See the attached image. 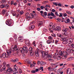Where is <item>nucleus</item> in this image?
<instances>
[{
    "mask_svg": "<svg viewBox=\"0 0 74 74\" xmlns=\"http://www.w3.org/2000/svg\"><path fill=\"white\" fill-rule=\"evenodd\" d=\"M11 50L12 51H16L18 53L19 52L21 51V52H24L25 53H27L29 50L27 49V47L25 46L23 47V48L22 47L20 48V49H18L17 46L16 45H14V47L11 48Z\"/></svg>",
    "mask_w": 74,
    "mask_h": 74,
    "instance_id": "1",
    "label": "nucleus"
},
{
    "mask_svg": "<svg viewBox=\"0 0 74 74\" xmlns=\"http://www.w3.org/2000/svg\"><path fill=\"white\" fill-rule=\"evenodd\" d=\"M52 30L54 31L60 32L61 30V28L59 26L56 27L54 25L52 26Z\"/></svg>",
    "mask_w": 74,
    "mask_h": 74,
    "instance_id": "2",
    "label": "nucleus"
},
{
    "mask_svg": "<svg viewBox=\"0 0 74 74\" xmlns=\"http://www.w3.org/2000/svg\"><path fill=\"white\" fill-rule=\"evenodd\" d=\"M12 19H8V20H7L6 21V24L8 25H11L12 23Z\"/></svg>",
    "mask_w": 74,
    "mask_h": 74,
    "instance_id": "3",
    "label": "nucleus"
},
{
    "mask_svg": "<svg viewBox=\"0 0 74 74\" xmlns=\"http://www.w3.org/2000/svg\"><path fill=\"white\" fill-rule=\"evenodd\" d=\"M39 51H40V49H37L36 50L35 52V55L36 57H38V56H39V54H38Z\"/></svg>",
    "mask_w": 74,
    "mask_h": 74,
    "instance_id": "4",
    "label": "nucleus"
},
{
    "mask_svg": "<svg viewBox=\"0 0 74 74\" xmlns=\"http://www.w3.org/2000/svg\"><path fill=\"white\" fill-rule=\"evenodd\" d=\"M25 43L27 46H30V43L29 40H26L25 41Z\"/></svg>",
    "mask_w": 74,
    "mask_h": 74,
    "instance_id": "5",
    "label": "nucleus"
},
{
    "mask_svg": "<svg viewBox=\"0 0 74 74\" xmlns=\"http://www.w3.org/2000/svg\"><path fill=\"white\" fill-rule=\"evenodd\" d=\"M39 51H40V52L41 53L42 56H44L46 54V53H47V52H45V51H42L40 50V49H39Z\"/></svg>",
    "mask_w": 74,
    "mask_h": 74,
    "instance_id": "6",
    "label": "nucleus"
},
{
    "mask_svg": "<svg viewBox=\"0 0 74 74\" xmlns=\"http://www.w3.org/2000/svg\"><path fill=\"white\" fill-rule=\"evenodd\" d=\"M7 54H6V53H4L2 54L1 57L3 58H6L7 57Z\"/></svg>",
    "mask_w": 74,
    "mask_h": 74,
    "instance_id": "7",
    "label": "nucleus"
},
{
    "mask_svg": "<svg viewBox=\"0 0 74 74\" xmlns=\"http://www.w3.org/2000/svg\"><path fill=\"white\" fill-rule=\"evenodd\" d=\"M6 52L8 55H11V49L8 50L6 51Z\"/></svg>",
    "mask_w": 74,
    "mask_h": 74,
    "instance_id": "8",
    "label": "nucleus"
},
{
    "mask_svg": "<svg viewBox=\"0 0 74 74\" xmlns=\"http://www.w3.org/2000/svg\"><path fill=\"white\" fill-rule=\"evenodd\" d=\"M48 56H49L48 52H47L46 53L45 55L44 56H43V58H46H46H48Z\"/></svg>",
    "mask_w": 74,
    "mask_h": 74,
    "instance_id": "9",
    "label": "nucleus"
},
{
    "mask_svg": "<svg viewBox=\"0 0 74 74\" xmlns=\"http://www.w3.org/2000/svg\"><path fill=\"white\" fill-rule=\"evenodd\" d=\"M66 51L68 52H69V53H71V51H72V49H70V47H68L66 49Z\"/></svg>",
    "mask_w": 74,
    "mask_h": 74,
    "instance_id": "10",
    "label": "nucleus"
},
{
    "mask_svg": "<svg viewBox=\"0 0 74 74\" xmlns=\"http://www.w3.org/2000/svg\"><path fill=\"white\" fill-rule=\"evenodd\" d=\"M34 17V15H33V14L32 13L30 14H29V19H30V18L32 19V18H33Z\"/></svg>",
    "mask_w": 74,
    "mask_h": 74,
    "instance_id": "11",
    "label": "nucleus"
},
{
    "mask_svg": "<svg viewBox=\"0 0 74 74\" xmlns=\"http://www.w3.org/2000/svg\"><path fill=\"white\" fill-rule=\"evenodd\" d=\"M71 69L69 68L67 70L66 73L67 74H70L71 73Z\"/></svg>",
    "mask_w": 74,
    "mask_h": 74,
    "instance_id": "12",
    "label": "nucleus"
},
{
    "mask_svg": "<svg viewBox=\"0 0 74 74\" xmlns=\"http://www.w3.org/2000/svg\"><path fill=\"white\" fill-rule=\"evenodd\" d=\"M64 51H60L59 52V55L60 56H63Z\"/></svg>",
    "mask_w": 74,
    "mask_h": 74,
    "instance_id": "13",
    "label": "nucleus"
},
{
    "mask_svg": "<svg viewBox=\"0 0 74 74\" xmlns=\"http://www.w3.org/2000/svg\"><path fill=\"white\" fill-rule=\"evenodd\" d=\"M68 30L69 29L67 28H66L63 29L62 30V31L64 32H68Z\"/></svg>",
    "mask_w": 74,
    "mask_h": 74,
    "instance_id": "14",
    "label": "nucleus"
},
{
    "mask_svg": "<svg viewBox=\"0 0 74 74\" xmlns=\"http://www.w3.org/2000/svg\"><path fill=\"white\" fill-rule=\"evenodd\" d=\"M29 13L28 12L27 13L25 14L26 18V19H29Z\"/></svg>",
    "mask_w": 74,
    "mask_h": 74,
    "instance_id": "15",
    "label": "nucleus"
},
{
    "mask_svg": "<svg viewBox=\"0 0 74 74\" xmlns=\"http://www.w3.org/2000/svg\"><path fill=\"white\" fill-rule=\"evenodd\" d=\"M18 41L22 42L23 41V38L22 37H19L18 39Z\"/></svg>",
    "mask_w": 74,
    "mask_h": 74,
    "instance_id": "16",
    "label": "nucleus"
},
{
    "mask_svg": "<svg viewBox=\"0 0 74 74\" xmlns=\"http://www.w3.org/2000/svg\"><path fill=\"white\" fill-rule=\"evenodd\" d=\"M34 27H35L34 25H32L29 27V29H30V30H33V29H34Z\"/></svg>",
    "mask_w": 74,
    "mask_h": 74,
    "instance_id": "17",
    "label": "nucleus"
},
{
    "mask_svg": "<svg viewBox=\"0 0 74 74\" xmlns=\"http://www.w3.org/2000/svg\"><path fill=\"white\" fill-rule=\"evenodd\" d=\"M58 53H55V55L54 56V57L55 58H56L58 57Z\"/></svg>",
    "mask_w": 74,
    "mask_h": 74,
    "instance_id": "18",
    "label": "nucleus"
},
{
    "mask_svg": "<svg viewBox=\"0 0 74 74\" xmlns=\"http://www.w3.org/2000/svg\"><path fill=\"white\" fill-rule=\"evenodd\" d=\"M7 12V10L5 9H3L2 11V14L3 15H4L5 13Z\"/></svg>",
    "mask_w": 74,
    "mask_h": 74,
    "instance_id": "19",
    "label": "nucleus"
},
{
    "mask_svg": "<svg viewBox=\"0 0 74 74\" xmlns=\"http://www.w3.org/2000/svg\"><path fill=\"white\" fill-rule=\"evenodd\" d=\"M45 64H46V63L45 62L42 61H40V65L41 66H44Z\"/></svg>",
    "mask_w": 74,
    "mask_h": 74,
    "instance_id": "20",
    "label": "nucleus"
},
{
    "mask_svg": "<svg viewBox=\"0 0 74 74\" xmlns=\"http://www.w3.org/2000/svg\"><path fill=\"white\" fill-rule=\"evenodd\" d=\"M73 58H74V57H71L70 58H69L67 60V61H70V60H73Z\"/></svg>",
    "mask_w": 74,
    "mask_h": 74,
    "instance_id": "21",
    "label": "nucleus"
},
{
    "mask_svg": "<svg viewBox=\"0 0 74 74\" xmlns=\"http://www.w3.org/2000/svg\"><path fill=\"white\" fill-rule=\"evenodd\" d=\"M1 8H3L5 7V4H2V5H0Z\"/></svg>",
    "mask_w": 74,
    "mask_h": 74,
    "instance_id": "22",
    "label": "nucleus"
},
{
    "mask_svg": "<svg viewBox=\"0 0 74 74\" xmlns=\"http://www.w3.org/2000/svg\"><path fill=\"white\" fill-rule=\"evenodd\" d=\"M33 51V48L32 47H30L29 49V52Z\"/></svg>",
    "mask_w": 74,
    "mask_h": 74,
    "instance_id": "23",
    "label": "nucleus"
},
{
    "mask_svg": "<svg viewBox=\"0 0 74 74\" xmlns=\"http://www.w3.org/2000/svg\"><path fill=\"white\" fill-rule=\"evenodd\" d=\"M67 58V55H65L64 56H63L62 57V59H66Z\"/></svg>",
    "mask_w": 74,
    "mask_h": 74,
    "instance_id": "24",
    "label": "nucleus"
},
{
    "mask_svg": "<svg viewBox=\"0 0 74 74\" xmlns=\"http://www.w3.org/2000/svg\"><path fill=\"white\" fill-rule=\"evenodd\" d=\"M13 73L14 74H18V72L17 70H16L13 72Z\"/></svg>",
    "mask_w": 74,
    "mask_h": 74,
    "instance_id": "25",
    "label": "nucleus"
},
{
    "mask_svg": "<svg viewBox=\"0 0 74 74\" xmlns=\"http://www.w3.org/2000/svg\"><path fill=\"white\" fill-rule=\"evenodd\" d=\"M43 24V22H42V21H40V23L39 24L38 26H41Z\"/></svg>",
    "mask_w": 74,
    "mask_h": 74,
    "instance_id": "26",
    "label": "nucleus"
},
{
    "mask_svg": "<svg viewBox=\"0 0 74 74\" xmlns=\"http://www.w3.org/2000/svg\"><path fill=\"white\" fill-rule=\"evenodd\" d=\"M30 53V55L31 56H33V55H34V52L32 51H30L29 52Z\"/></svg>",
    "mask_w": 74,
    "mask_h": 74,
    "instance_id": "27",
    "label": "nucleus"
},
{
    "mask_svg": "<svg viewBox=\"0 0 74 74\" xmlns=\"http://www.w3.org/2000/svg\"><path fill=\"white\" fill-rule=\"evenodd\" d=\"M51 36L54 37H56V35L54 33H53L51 34Z\"/></svg>",
    "mask_w": 74,
    "mask_h": 74,
    "instance_id": "28",
    "label": "nucleus"
},
{
    "mask_svg": "<svg viewBox=\"0 0 74 74\" xmlns=\"http://www.w3.org/2000/svg\"><path fill=\"white\" fill-rule=\"evenodd\" d=\"M62 43L63 44H67V42L66 40H64L62 42Z\"/></svg>",
    "mask_w": 74,
    "mask_h": 74,
    "instance_id": "29",
    "label": "nucleus"
},
{
    "mask_svg": "<svg viewBox=\"0 0 74 74\" xmlns=\"http://www.w3.org/2000/svg\"><path fill=\"white\" fill-rule=\"evenodd\" d=\"M5 8H6V9H7V8L9 7V5H8V4L6 5H5Z\"/></svg>",
    "mask_w": 74,
    "mask_h": 74,
    "instance_id": "30",
    "label": "nucleus"
},
{
    "mask_svg": "<svg viewBox=\"0 0 74 74\" xmlns=\"http://www.w3.org/2000/svg\"><path fill=\"white\" fill-rule=\"evenodd\" d=\"M47 44H51V41L50 40H48L47 41Z\"/></svg>",
    "mask_w": 74,
    "mask_h": 74,
    "instance_id": "31",
    "label": "nucleus"
},
{
    "mask_svg": "<svg viewBox=\"0 0 74 74\" xmlns=\"http://www.w3.org/2000/svg\"><path fill=\"white\" fill-rule=\"evenodd\" d=\"M66 12L68 14H69V15H71V12H69V11H66Z\"/></svg>",
    "mask_w": 74,
    "mask_h": 74,
    "instance_id": "32",
    "label": "nucleus"
},
{
    "mask_svg": "<svg viewBox=\"0 0 74 74\" xmlns=\"http://www.w3.org/2000/svg\"><path fill=\"white\" fill-rule=\"evenodd\" d=\"M11 67H9L8 68V69L6 71H8L10 72V71H11Z\"/></svg>",
    "mask_w": 74,
    "mask_h": 74,
    "instance_id": "33",
    "label": "nucleus"
},
{
    "mask_svg": "<svg viewBox=\"0 0 74 74\" xmlns=\"http://www.w3.org/2000/svg\"><path fill=\"white\" fill-rule=\"evenodd\" d=\"M60 56H58V57L57 58V59H58V60H60V59H61V58H62V57H61Z\"/></svg>",
    "mask_w": 74,
    "mask_h": 74,
    "instance_id": "34",
    "label": "nucleus"
},
{
    "mask_svg": "<svg viewBox=\"0 0 74 74\" xmlns=\"http://www.w3.org/2000/svg\"><path fill=\"white\" fill-rule=\"evenodd\" d=\"M12 61L13 62H18V59H17L14 60H12Z\"/></svg>",
    "mask_w": 74,
    "mask_h": 74,
    "instance_id": "35",
    "label": "nucleus"
},
{
    "mask_svg": "<svg viewBox=\"0 0 74 74\" xmlns=\"http://www.w3.org/2000/svg\"><path fill=\"white\" fill-rule=\"evenodd\" d=\"M53 4H54V5H56V6H58V4L57 3L53 2Z\"/></svg>",
    "mask_w": 74,
    "mask_h": 74,
    "instance_id": "36",
    "label": "nucleus"
},
{
    "mask_svg": "<svg viewBox=\"0 0 74 74\" xmlns=\"http://www.w3.org/2000/svg\"><path fill=\"white\" fill-rule=\"evenodd\" d=\"M51 16H54L55 17V14H54L53 12H51Z\"/></svg>",
    "mask_w": 74,
    "mask_h": 74,
    "instance_id": "37",
    "label": "nucleus"
},
{
    "mask_svg": "<svg viewBox=\"0 0 74 74\" xmlns=\"http://www.w3.org/2000/svg\"><path fill=\"white\" fill-rule=\"evenodd\" d=\"M30 67L32 68L33 67H34L35 65L33 64H31L30 65Z\"/></svg>",
    "mask_w": 74,
    "mask_h": 74,
    "instance_id": "38",
    "label": "nucleus"
},
{
    "mask_svg": "<svg viewBox=\"0 0 74 74\" xmlns=\"http://www.w3.org/2000/svg\"><path fill=\"white\" fill-rule=\"evenodd\" d=\"M59 42V40H55V44H58V42Z\"/></svg>",
    "mask_w": 74,
    "mask_h": 74,
    "instance_id": "39",
    "label": "nucleus"
},
{
    "mask_svg": "<svg viewBox=\"0 0 74 74\" xmlns=\"http://www.w3.org/2000/svg\"><path fill=\"white\" fill-rule=\"evenodd\" d=\"M62 15H63L64 16H65L66 17L67 16V14L66 13H64V14H62Z\"/></svg>",
    "mask_w": 74,
    "mask_h": 74,
    "instance_id": "40",
    "label": "nucleus"
},
{
    "mask_svg": "<svg viewBox=\"0 0 74 74\" xmlns=\"http://www.w3.org/2000/svg\"><path fill=\"white\" fill-rule=\"evenodd\" d=\"M1 1L2 3H4L6 1H7V0H2Z\"/></svg>",
    "mask_w": 74,
    "mask_h": 74,
    "instance_id": "41",
    "label": "nucleus"
},
{
    "mask_svg": "<svg viewBox=\"0 0 74 74\" xmlns=\"http://www.w3.org/2000/svg\"><path fill=\"white\" fill-rule=\"evenodd\" d=\"M18 71H19V73L20 74H21V73H22V70L21 69H19Z\"/></svg>",
    "mask_w": 74,
    "mask_h": 74,
    "instance_id": "42",
    "label": "nucleus"
},
{
    "mask_svg": "<svg viewBox=\"0 0 74 74\" xmlns=\"http://www.w3.org/2000/svg\"><path fill=\"white\" fill-rule=\"evenodd\" d=\"M5 16H6V17L8 16V12L6 13Z\"/></svg>",
    "mask_w": 74,
    "mask_h": 74,
    "instance_id": "43",
    "label": "nucleus"
},
{
    "mask_svg": "<svg viewBox=\"0 0 74 74\" xmlns=\"http://www.w3.org/2000/svg\"><path fill=\"white\" fill-rule=\"evenodd\" d=\"M68 33H67V32H64L63 34V35L65 36H67V35H68Z\"/></svg>",
    "mask_w": 74,
    "mask_h": 74,
    "instance_id": "44",
    "label": "nucleus"
},
{
    "mask_svg": "<svg viewBox=\"0 0 74 74\" xmlns=\"http://www.w3.org/2000/svg\"><path fill=\"white\" fill-rule=\"evenodd\" d=\"M66 40V39L65 38H62L61 39V41H64Z\"/></svg>",
    "mask_w": 74,
    "mask_h": 74,
    "instance_id": "45",
    "label": "nucleus"
},
{
    "mask_svg": "<svg viewBox=\"0 0 74 74\" xmlns=\"http://www.w3.org/2000/svg\"><path fill=\"white\" fill-rule=\"evenodd\" d=\"M63 14H62V13H60V15L59 16V17H62V15H63Z\"/></svg>",
    "mask_w": 74,
    "mask_h": 74,
    "instance_id": "46",
    "label": "nucleus"
},
{
    "mask_svg": "<svg viewBox=\"0 0 74 74\" xmlns=\"http://www.w3.org/2000/svg\"><path fill=\"white\" fill-rule=\"evenodd\" d=\"M14 1H12L11 2V5H12V4H14Z\"/></svg>",
    "mask_w": 74,
    "mask_h": 74,
    "instance_id": "47",
    "label": "nucleus"
},
{
    "mask_svg": "<svg viewBox=\"0 0 74 74\" xmlns=\"http://www.w3.org/2000/svg\"><path fill=\"white\" fill-rule=\"evenodd\" d=\"M40 70H42V71L43 70H44V69H43V67H40L39 69Z\"/></svg>",
    "mask_w": 74,
    "mask_h": 74,
    "instance_id": "48",
    "label": "nucleus"
},
{
    "mask_svg": "<svg viewBox=\"0 0 74 74\" xmlns=\"http://www.w3.org/2000/svg\"><path fill=\"white\" fill-rule=\"evenodd\" d=\"M20 15H22L23 13V11H21L20 12Z\"/></svg>",
    "mask_w": 74,
    "mask_h": 74,
    "instance_id": "49",
    "label": "nucleus"
},
{
    "mask_svg": "<svg viewBox=\"0 0 74 74\" xmlns=\"http://www.w3.org/2000/svg\"><path fill=\"white\" fill-rule=\"evenodd\" d=\"M55 14L57 16H59V14H58V12H56L55 13Z\"/></svg>",
    "mask_w": 74,
    "mask_h": 74,
    "instance_id": "50",
    "label": "nucleus"
},
{
    "mask_svg": "<svg viewBox=\"0 0 74 74\" xmlns=\"http://www.w3.org/2000/svg\"><path fill=\"white\" fill-rule=\"evenodd\" d=\"M12 15L13 16H15L16 15V13L15 12H13L12 13Z\"/></svg>",
    "mask_w": 74,
    "mask_h": 74,
    "instance_id": "51",
    "label": "nucleus"
},
{
    "mask_svg": "<svg viewBox=\"0 0 74 74\" xmlns=\"http://www.w3.org/2000/svg\"><path fill=\"white\" fill-rule=\"evenodd\" d=\"M53 38L52 37V36H49L48 37V39L49 40H52Z\"/></svg>",
    "mask_w": 74,
    "mask_h": 74,
    "instance_id": "52",
    "label": "nucleus"
},
{
    "mask_svg": "<svg viewBox=\"0 0 74 74\" xmlns=\"http://www.w3.org/2000/svg\"><path fill=\"white\" fill-rule=\"evenodd\" d=\"M38 47L40 48H41L42 47V44H40L38 46Z\"/></svg>",
    "mask_w": 74,
    "mask_h": 74,
    "instance_id": "53",
    "label": "nucleus"
},
{
    "mask_svg": "<svg viewBox=\"0 0 74 74\" xmlns=\"http://www.w3.org/2000/svg\"><path fill=\"white\" fill-rule=\"evenodd\" d=\"M31 73H36V71L33 70V71H31Z\"/></svg>",
    "mask_w": 74,
    "mask_h": 74,
    "instance_id": "54",
    "label": "nucleus"
},
{
    "mask_svg": "<svg viewBox=\"0 0 74 74\" xmlns=\"http://www.w3.org/2000/svg\"><path fill=\"white\" fill-rule=\"evenodd\" d=\"M56 66H59V62H58L55 64Z\"/></svg>",
    "mask_w": 74,
    "mask_h": 74,
    "instance_id": "55",
    "label": "nucleus"
},
{
    "mask_svg": "<svg viewBox=\"0 0 74 74\" xmlns=\"http://www.w3.org/2000/svg\"><path fill=\"white\" fill-rule=\"evenodd\" d=\"M54 42H55V41L53 39H52L51 40V42H52V43H54Z\"/></svg>",
    "mask_w": 74,
    "mask_h": 74,
    "instance_id": "56",
    "label": "nucleus"
},
{
    "mask_svg": "<svg viewBox=\"0 0 74 74\" xmlns=\"http://www.w3.org/2000/svg\"><path fill=\"white\" fill-rule=\"evenodd\" d=\"M57 72L58 73H60V72H61V71L60 70V69H58V71H57Z\"/></svg>",
    "mask_w": 74,
    "mask_h": 74,
    "instance_id": "57",
    "label": "nucleus"
},
{
    "mask_svg": "<svg viewBox=\"0 0 74 74\" xmlns=\"http://www.w3.org/2000/svg\"><path fill=\"white\" fill-rule=\"evenodd\" d=\"M2 69H3V71H4V70H5V69H6V67H3L2 68Z\"/></svg>",
    "mask_w": 74,
    "mask_h": 74,
    "instance_id": "58",
    "label": "nucleus"
},
{
    "mask_svg": "<svg viewBox=\"0 0 74 74\" xmlns=\"http://www.w3.org/2000/svg\"><path fill=\"white\" fill-rule=\"evenodd\" d=\"M41 63V61L40 62L39 61H38L37 62V64H40Z\"/></svg>",
    "mask_w": 74,
    "mask_h": 74,
    "instance_id": "59",
    "label": "nucleus"
},
{
    "mask_svg": "<svg viewBox=\"0 0 74 74\" xmlns=\"http://www.w3.org/2000/svg\"><path fill=\"white\" fill-rule=\"evenodd\" d=\"M71 47L73 48H74V44H72L71 45Z\"/></svg>",
    "mask_w": 74,
    "mask_h": 74,
    "instance_id": "60",
    "label": "nucleus"
},
{
    "mask_svg": "<svg viewBox=\"0 0 74 74\" xmlns=\"http://www.w3.org/2000/svg\"><path fill=\"white\" fill-rule=\"evenodd\" d=\"M56 12V10H55L54 9H52V12Z\"/></svg>",
    "mask_w": 74,
    "mask_h": 74,
    "instance_id": "61",
    "label": "nucleus"
},
{
    "mask_svg": "<svg viewBox=\"0 0 74 74\" xmlns=\"http://www.w3.org/2000/svg\"><path fill=\"white\" fill-rule=\"evenodd\" d=\"M44 15L45 16H47V12H44Z\"/></svg>",
    "mask_w": 74,
    "mask_h": 74,
    "instance_id": "62",
    "label": "nucleus"
},
{
    "mask_svg": "<svg viewBox=\"0 0 74 74\" xmlns=\"http://www.w3.org/2000/svg\"><path fill=\"white\" fill-rule=\"evenodd\" d=\"M71 52L73 53H74V49H72V51H71Z\"/></svg>",
    "mask_w": 74,
    "mask_h": 74,
    "instance_id": "63",
    "label": "nucleus"
},
{
    "mask_svg": "<svg viewBox=\"0 0 74 74\" xmlns=\"http://www.w3.org/2000/svg\"><path fill=\"white\" fill-rule=\"evenodd\" d=\"M58 6H59L60 7L62 6V4H60V3L58 4Z\"/></svg>",
    "mask_w": 74,
    "mask_h": 74,
    "instance_id": "64",
    "label": "nucleus"
}]
</instances>
